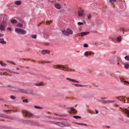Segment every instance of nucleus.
I'll use <instances>...</instances> for the list:
<instances>
[{
    "instance_id": "33",
    "label": "nucleus",
    "mask_w": 129,
    "mask_h": 129,
    "mask_svg": "<svg viewBox=\"0 0 129 129\" xmlns=\"http://www.w3.org/2000/svg\"><path fill=\"white\" fill-rule=\"evenodd\" d=\"M107 101V103H113L114 102V101Z\"/></svg>"
},
{
    "instance_id": "32",
    "label": "nucleus",
    "mask_w": 129,
    "mask_h": 129,
    "mask_svg": "<svg viewBox=\"0 0 129 129\" xmlns=\"http://www.w3.org/2000/svg\"><path fill=\"white\" fill-rule=\"evenodd\" d=\"M88 46V45L87 44H84L83 45L84 47H87Z\"/></svg>"
},
{
    "instance_id": "54",
    "label": "nucleus",
    "mask_w": 129,
    "mask_h": 129,
    "mask_svg": "<svg viewBox=\"0 0 129 129\" xmlns=\"http://www.w3.org/2000/svg\"><path fill=\"white\" fill-rule=\"evenodd\" d=\"M67 125L68 126H70V125L69 124H67Z\"/></svg>"
},
{
    "instance_id": "49",
    "label": "nucleus",
    "mask_w": 129,
    "mask_h": 129,
    "mask_svg": "<svg viewBox=\"0 0 129 129\" xmlns=\"http://www.w3.org/2000/svg\"><path fill=\"white\" fill-rule=\"evenodd\" d=\"M77 35H78L77 34L75 36H74V37H77L78 36Z\"/></svg>"
},
{
    "instance_id": "21",
    "label": "nucleus",
    "mask_w": 129,
    "mask_h": 129,
    "mask_svg": "<svg viewBox=\"0 0 129 129\" xmlns=\"http://www.w3.org/2000/svg\"><path fill=\"white\" fill-rule=\"evenodd\" d=\"M121 37V36L118 37L117 39V40L118 41H119L122 40Z\"/></svg>"
},
{
    "instance_id": "11",
    "label": "nucleus",
    "mask_w": 129,
    "mask_h": 129,
    "mask_svg": "<svg viewBox=\"0 0 129 129\" xmlns=\"http://www.w3.org/2000/svg\"><path fill=\"white\" fill-rule=\"evenodd\" d=\"M25 116L30 117L31 116H32V114L29 112H26L25 113Z\"/></svg>"
},
{
    "instance_id": "37",
    "label": "nucleus",
    "mask_w": 129,
    "mask_h": 129,
    "mask_svg": "<svg viewBox=\"0 0 129 129\" xmlns=\"http://www.w3.org/2000/svg\"><path fill=\"white\" fill-rule=\"evenodd\" d=\"M84 55H85V56H87L88 55V52L87 51H86L85 52V53H84Z\"/></svg>"
},
{
    "instance_id": "30",
    "label": "nucleus",
    "mask_w": 129,
    "mask_h": 129,
    "mask_svg": "<svg viewBox=\"0 0 129 129\" xmlns=\"http://www.w3.org/2000/svg\"><path fill=\"white\" fill-rule=\"evenodd\" d=\"M0 64L1 65L3 66H6V64L5 63H3L1 62H0Z\"/></svg>"
},
{
    "instance_id": "26",
    "label": "nucleus",
    "mask_w": 129,
    "mask_h": 129,
    "mask_svg": "<svg viewBox=\"0 0 129 129\" xmlns=\"http://www.w3.org/2000/svg\"><path fill=\"white\" fill-rule=\"evenodd\" d=\"M21 3V2L20 1H18L16 2L15 4L17 5H20Z\"/></svg>"
},
{
    "instance_id": "9",
    "label": "nucleus",
    "mask_w": 129,
    "mask_h": 129,
    "mask_svg": "<svg viewBox=\"0 0 129 129\" xmlns=\"http://www.w3.org/2000/svg\"><path fill=\"white\" fill-rule=\"evenodd\" d=\"M5 30V25H0V30L3 31Z\"/></svg>"
},
{
    "instance_id": "42",
    "label": "nucleus",
    "mask_w": 129,
    "mask_h": 129,
    "mask_svg": "<svg viewBox=\"0 0 129 129\" xmlns=\"http://www.w3.org/2000/svg\"><path fill=\"white\" fill-rule=\"evenodd\" d=\"M7 29L8 30H10L11 29V28L10 27H8L7 28Z\"/></svg>"
},
{
    "instance_id": "52",
    "label": "nucleus",
    "mask_w": 129,
    "mask_h": 129,
    "mask_svg": "<svg viewBox=\"0 0 129 129\" xmlns=\"http://www.w3.org/2000/svg\"><path fill=\"white\" fill-rule=\"evenodd\" d=\"M105 127L108 128H109L110 127L109 126H105Z\"/></svg>"
},
{
    "instance_id": "19",
    "label": "nucleus",
    "mask_w": 129,
    "mask_h": 129,
    "mask_svg": "<svg viewBox=\"0 0 129 129\" xmlns=\"http://www.w3.org/2000/svg\"><path fill=\"white\" fill-rule=\"evenodd\" d=\"M116 0H109V2L110 4H112L116 2Z\"/></svg>"
},
{
    "instance_id": "28",
    "label": "nucleus",
    "mask_w": 129,
    "mask_h": 129,
    "mask_svg": "<svg viewBox=\"0 0 129 129\" xmlns=\"http://www.w3.org/2000/svg\"><path fill=\"white\" fill-rule=\"evenodd\" d=\"M36 35H33L31 36L32 38L34 39H35L36 38Z\"/></svg>"
},
{
    "instance_id": "25",
    "label": "nucleus",
    "mask_w": 129,
    "mask_h": 129,
    "mask_svg": "<svg viewBox=\"0 0 129 129\" xmlns=\"http://www.w3.org/2000/svg\"><path fill=\"white\" fill-rule=\"evenodd\" d=\"M3 111L4 112H10L11 111V110H5L4 109L3 110Z\"/></svg>"
},
{
    "instance_id": "6",
    "label": "nucleus",
    "mask_w": 129,
    "mask_h": 129,
    "mask_svg": "<svg viewBox=\"0 0 129 129\" xmlns=\"http://www.w3.org/2000/svg\"><path fill=\"white\" fill-rule=\"evenodd\" d=\"M54 5L55 7L57 9H59L61 8V5L58 3L54 4Z\"/></svg>"
},
{
    "instance_id": "36",
    "label": "nucleus",
    "mask_w": 129,
    "mask_h": 129,
    "mask_svg": "<svg viewBox=\"0 0 129 129\" xmlns=\"http://www.w3.org/2000/svg\"><path fill=\"white\" fill-rule=\"evenodd\" d=\"M77 24L78 25H81L83 24V23L82 22H78Z\"/></svg>"
},
{
    "instance_id": "44",
    "label": "nucleus",
    "mask_w": 129,
    "mask_h": 129,
    "mask_svg": "<svg viewBox=\"0 0 129 129\" xmlns=\"http://www.w3.org/2000/svg\"><path fill=\"white\" fill-rule=\"evenodd\" d=\"M44 62H47V63H51V61H44Z\"/></svg>"
},
{
    "instance_id": "5",
    "label": "nucleus",
    "mask_w": 129,
    "mask_h": 129,
    "mask_svg": "<svg viewBox=\"0 0 129 129\" xmlns=\"http://www.w3.org/2000/svg\"><path fill=\"white\" fill-rule=\"evenodd\" d=\"M84 14V11L82 10H79L78 12V15L79 16H82Z\"/></svg>"
},
{
    "instance_id": "40",
    "label": "nucleus",
    "mask_w": 129,
    "mask_h": 129,
    "mask_svg": "<svg viewBox=\"0 0 129 129\" xmlns=\"http://www.w3.org/2000/svg\"><path fill=\"white\" fill-rule=\"evenodd\" d=\"M125 112L127 114H128V115H129V111L127 110H125Z\"/></svg>"
},
{
    "instance_id": "51",
    "label": "nucleus",
    "mask_w": 129,
    "mask_h": 129,
    "mask_svg": "<svg viewBox=\"0 0 129 129\" xmlns=\"http://www.w3.org/2000/svg\"><path fill=\"white\" fill-rule=\"evenodd\" d=\"M0 117H3L2 116V114H0Z\"/></svg>"
},
{
    "instance_id": "15",
    "label": "nucleus",
    "mask_w": 129,
    "mask_h": 129,
    "mask_svg": "<svg viewBox=\"0 0 129 129\" xmlns=\"http://www.w3.org/2000/svg\"><path fill=\"white\" fill-rule=\"evenodd\" d=\"M44 84V83L42 82H41L40 83H37L36 84V85L37 86H39L42 85H43Z\"/></svg>"
},
{
    "instance_id": "61",
    "label": "nucleus",
    "mask_w": 129,
    "mask_h": 129,
    "mask_svg": "<svg viewBox=\"0 0 129 129\" xmlns=\"http://www.w3.org/2000/svg\"><path fill=\"white\" fill-rule=\"evenodd\" d=\"M49 80V79H47V80Z\"/></svg>"
},
{
    "instance_id": "10",
    "label": "nucleus",
    "mask_w": 129,
    "mask_h": 129,
    "mask_svg": "<svg viewBox=\"0 0 129 129\" xmlns=\"http://www.w3.org/2000/svg\"><path fill=\"white\" fill-rule=\"evenodd\" d=\"M8 89L10 90H12V89L15 88V87L10 85H8L7 87Z\"/></svg>"
},
{
    "instance_id": "31",
    "label": "nucleus",
    "mask_w": 129,
    "mask_h": 129,
    "mask_svg": "<svg viewBox=\"0 0 129 129\" xmlns=\"http://www.w3.org/2000/svg\"><path fill=\"white\" fill-rule=\"evenodd\" d=\"M22 101L23 102L26 103H27L28 102V100L27 99L23 100H22Z\"/></svg>"
},
{
    "instance_id": "27",
    "label": "nucleus",
    "mask_w": 129,
    "mask_h": 129,
    "mask_svg": "<svg viewBox=\"0 0 129 129\" xmlns=\"http://www.w3.org/2000/svg\"><path fill=\"white\" fill-rule=\"evenodd\" d=\"M55 67L56 68H61V69L62 68V67L60 66V65H56V66Z\"/></svg>"
},
{
    "instance_id": "17",
    "label": "nucleus",
    "mask_w": 129,
    "mask_h": 129,
    "mask_svg": "<svg viewBox=\"0 0 129 129\" xmlns=\"http://www.w3.org/2000/svg\"><path fill=\"white\" fill-rule=\"evenodd\" d=\"M100 102L102 103L105 104L107 103V101H104L103 100H101L100 101Z\"/></svg>"
},
{
    "instance_id": "62",
    "label": "nucleus",
    "mask_w": 129,
    "mask_h": 129,
    "mask_svg": "<svg viewBox=\"0 0 129 129\" xmlns=\"http://www.w3.org/2000/svg\"><path fill=\"white\" fill-rule=\"evenodd\" d=\"M49 80V79H47V80Z\"/></svg>"
},
{
    "instance_id": "12",
    "label": "nucleus",
    "mask_w": 129,
    "mask_h": 129,
    "mask_svg": "<svg viewBox=\"0 0 129 129\" xmlns=\"http://www.w3.org/2000/svg\"><path fill=\"white\" fill-rule=\"evenodd\" d=\"M66 79L68 80L71 81H73L75 82H77V83H79V82L78 81H77L75 80L71 79L70 78H66Z\"/></svg>"
},
{
    "instance_id": "57",
    "label": "nucleus",
    "mask_w": 129,
    "mask_h": 129,
    "mask_svg": "<svg viewBox=\"0 0 129 129\" xmlns=\"http://www.w3.org/2000/svg\"><path fill=\"white\" fill-rule=\"evenodd\" d=\"M2 75V73H0V75Z\"/></svg>"
},
{
    "instance_id": "58",
    "label": "nucleus",
    "mask_w": 129,
    "mask_h": 129,
    "mask_svg": "<svg viewBox=\"0 0 129 129\" xmlns=\"http://www.w3.org/2000/svg\"><path fill=\"white\" fill-rule=\"evenodd\" d=\"M5 23H5L6 24V25H7V23H6V21H5Z\"/></svg>"
},
{
    "instance_id": "59",
    "label": "nucleus",
    "mask_w": 129,
    "mask_h": 129,
    "mask_svg": "<svg viewBox=\"0 0 129 129\" xmlns=\"http://www.w3.org/2000/svg\"><path fill=\"white\" fill-rule=\"evenodd\" d=\"M4 16H6V17L7 16L6 15H4Z\"/></svg>"
},
{
    "instance_id": "34",
    "label": "nucleus",
    "mask_w": 129,
    "mask_h": 129,
    "mask_svg": "<svg viewBox=\"0 0 129 129\" xmlns=\"http://www.w3.org/2000/svg\"><path fill=\"white\" fill-rule=\"evenodd\" d=\"M10 98L12 100H13L15 98V97L13 96H11Z\"/></svg>"
},
{
    "instance_id": "18",
    "label": "nucleus",
    "mask_w": 129,
    "mask_h": 129,
    "mask_svg": "<svg viewBox=\"0 0 129 129\" xmlns=\"http://www.w3.org/2000/svg\"><path fill=\"white\" fill-rule=\"evenodd\" d=\"M23 25L22 23H19L17 25V27H21L23 26Z\"/></svg>"
},
{
    "instance_id": "4",
    "label": "nucleus",
    "mask_w": 129,
    "mask_h": 129,
    "mask_svg": "<svg viewBox=\"0 0 129 129\" xmlns=\"http://www.w3.org/2000/svg\"><path fill=\"white\" fill-rule=\"evenodd\" d=\"M26 122L27 124L33 126H35L37 124V123L36 122H33L31 120L27 121Z\"/></svg>"
},
{
    "instance_id": "24",
    "label": "nucleus",
    "mask_w": 129,
    "mask_h": 129,
    "mask_svg": "<svg viewBox=\"0 0 129 129\" xmlns=\"http://www.w3.org/2000/svg\"><path fill=\"white\" fill-rule=\"evenodd\" d=\"M73 117L76 119L77 118H81V117L79 116H73Z\"/></svg>"
},
{
    "instance_id": "50",
    "label": "nucleus",
    "mask_w": 129,
    "mask_h": 129,
    "mask_svg": "<svg viewBox=\"0 0 129 129\" xmlns=\"http://www.w3.org/2000/svg\"><path fill=\"white\" fill-rule=\"evenodd\" d=\"M116 99H118V100H120V98H118V97H117L116 98Z\"/></svg>"
},
{
    "instance_id": "63",
    "label": "nucleus",
    "mask_w": 129,
    "mask_h": 129,
    "mask_svg": "<svg viewBox=\"0 0 129 129\" xmlns=\"http://www.w3.org/2000/svg\"><path fill=\"white\" fill-rule=\"evenodd\" d=\"M49 80V79H47V80Z\"/></svg>"
},
{
    "instance_id": "41",
    "label": "nucleus",
    "mask_w": 129,
    "mask_h": 129,
    "mask_svg": "<svg viewBox=\"0 0 129 129\" xmlns=\"http://www.w3.org/2000/svg\"><path fill=\"white\" fill-rule=\"evenodd\" d=\"M56 116H58L60 117H62L63 116L62 114L59 115L57 114H56Z\"/></svg>"
},
{
    "instance_id": "1",
    "label": "nucleus",
    "mask_w": 129,
    "mask_h": 129,
    "mask_svg": "<svg viewBox=\"0 0 129 129\" xmlns=\"http://www.w3.org/2000/svg\"><path fill=\"white\" fill-rule=\"evenodd\" d=\"M62 32L64 35L68 36H69V35H72L73 33V31L69 28L67 29L66 31L62 30Z\"/></svg>"
},
{
    "instance_id": "46",
    "label": "nucleus",
    "mask_w": 129,
    "mask_h": 129,
    "mask_svg": "<svg viewBox=\"0 0 129 129\" xmlns=\"http://www.w3.org/2000/svg\"><path fill=\"white\" fill-rule=\"evenodd\" d=\"M124 82L126 83H128V82L127 81H124Z\"/></svg>"
},
{
    "instance_id": "53",
    "label": "nucleus",
    "mask_w": 129,
    "mask_h": 129,
    "mask_svg": "<svg viewBox=\"0 0 129 129\" xmlns=\"http://www.w3.org/2000/svg\"><path fill=\"white\" fill-rule=\"evenodd\" d=\"M16 69L17 70H19L20 69L19 68H16Z\"/></svg>"
},
{
    "instance_id": "56",
    "label": "nucleus",
    "mask_w": 129,
    "mask_h": 129,
    "mask_svg": "<svg viewBox=\"0 0 129 129\" xmlns=\"http://www.w3.org/2000/svg\"><path fill=\"white\" fill-rule=\"evenodd\" d=\"M2 100V101H3V100L2 99L0 98V101Z\"/></svg>"
},
{
    "instance_id": "2",
    "label": "nucleus",
    "mask_w": 129,
    "mask_h": 129,
    "mask_svg": "<svg viewBox=\"0 0 129 129\" xmlns=\"http://www.w3.org/2000/svg\"><path fill=\"white\" fill-rule=\"evenodd\" d=\"M15 31L18 33L22 34H25L26 33L25 30L22 29L20 28H16L15 29Z\"/></svg>"
},
{
    "instance_id": "7",
    "label": "nucleus",
    "mask_w": 129,
    "mask_h": 129,
    "mask_svg": "<svg viewBox=\"0 0 129 129\" xmlns=\"http://www.w3.org/2000/svg\"><path fill=\"white\" fill-rule=\"evenodd\" d=\"M89 33V32L88 31L82 32L80 33V34L82 36H85L87 35Z\"/></svg>"
},
{
    "instance_id": "23",
    "label": "nucleus",
    "mask_w": 129,
    "mask_h": 129,
    "mask_svg": "<svg viewBox=\"0 0 129 129\" xmlns=\"http://www.w3.org/2000/svg\"><path fill=\"white\" fill-rule=\"evenodd\" d=\"M125 59L127 61L129 60V56H126L124 57Z\"/></svg>"
},
{
    "instance_id": "8",
    "label": "nucleus",
    "mask_w": 129,
    "mask_h": 129,
    "mask_svg": "<svg viewBox=\"0 0 129 129\" xmlns=\"http://www.w3.org/2000/svg\"><path fill=\"white\" fill-rule=\"evenodd\" d=\"M49 51H48L47 50H43L41 52V53L43 54H45L46 53H49Z\"/></svg>"
},
{
    "instance_id": "14",
    "label": "nucleus",
    "mask_w": 129,
    "mask_h": 129,
    "mask_svg": "<svg viewBox=\"0 0 129 129\" xmlns=\"http://www.w3.org/2000/svg\"><path fill=\"white\" fill-rule=\"evenodd\" d=\"M11 22L13 23H17V21L15 19H12L11 20Z\"/></svg>"
},
{
    "instance_id": "48",
    "label": "nucleus",
    "mask_w": 129,
    "mask_h": 129,
    "mask_svg": "<svg viewBox=\"0 0 129 129\" xmlns=\"http://www.w3.org/2000/svg\"><path fill=\"white\" fill-rule=\"evenodd\" d=\"M95 113L96 114H97L98 113V111H96V110L95 111Z\"/></svg>"
},
{
    "instance_id": "38",
    "label": "nucleus",
    "mask_w": 129,
    "mask_h": 129,
    "mask_svg": "<svg viewBox=\"0 0 129 129\" xmlns=\"http://www.w3.org/2000/svg\"><path fill=\"white\" fill-rule=\"evenodd\" d=\"M91 15L90 14V15H89L87 17V18L88 19H90L91 18Z\"/></svg>"
},
{
    "instance_id": "39",
    "label": "nucleus",
    "mask_w": 129,
    "mask_h": 129,
    "mask_svg": "<svg viewBox=\"0 0 129 129\" xmlns=\"http://www.w3.org/2000/svg\"><path fill=\"white\" fill-rule=\"evenodd\" d=\"M11 72L12 73H13L14 74H19V73H18L17 72H14L13 71H12V72Z\"/></svg>"
},
{
    "instance_id": "20",
    "label": "nucleus",
    "mask_w": 129,
    "mask_h": 129,
    "mask_svg": "<svg viewBox=\"0 0 129 129\" xmlns=\"http://www.w3.org/2000/svg\"><path fill=\"white\" fill-rule=\"evenodd\" d=\"M78 125H86V124L83 123H80L78 122H76V123Z\"/></svg>"
},
{
    "instance_id": "22",
    "label": "nucleus",
    "mask_w": 129,
    "mask_h": 129,
    "mask_svg": "<svg viewBox=\"0 0 129 129\" xmlns=\"http://www.w3.org/2000/svg\"><path fill=\"white\" fill-rule=\"evenodd\" d=\"M0 43L2 44H5L7 43V42L4 40L0 41Z\"/></svg>"
},
{
    "instance_id": "43",
    "label": "nucleus",
    "mask_w": 129,
    "mask_h": 129,
    "mask_svg": "<svg viewBox=\"0 0 129 129\" xmlns=\"http://www.w3.org/2000/svg\"><path fill=\"white\" fill-rule=\"evenodd\" d=\"M9 62H10V63H11V64H13L15 65V63H14V62H11V61H9Z\"/></svg>"
},
{
    "instance_id": "16",
    "label": "nucleus",
    "mask_w": 129,
    "mask_h": 129,
    "mask_svg": "<svg viewBox=\"0 0 129 129\" xmlns=\"http://www.w3.org/2000/svg\"><path fill=\"white\" fill-rule=\"evenodd\" d=\"M124 68L126 69H128V67L129 66V64L128 63H125Z\"/></svg>"
},
{
    "instance_id": "47",
    "label": "nucleus",
    "mask_w": 129,
    "mask_h": 129,
    "mask_svg": "<svg viewBox=\"0 0 129 129\" xmlns=\"http://www.w3.org/2000/svg\"><path fill=\"white\" fill-rule=\"evenodd\" d=\"M4 36V35L3 34H0V37H3Z\"/></svg>"
},
{
    "instance_id": "64",
    "label": "nucleus",
    "mask_w": 129,
    "mask_h": 129,
    "mask_svg": "<svg viewBox=\"0 0 129 129\" xmlns=\"http://www.w3.org/2000/svg\"><path fill=\"white\" fill-rule=\"evenodd\" d=\"M3 22V23H4V22H2V23Z\"/></svg>"
},
{
    "instance_id": "45",
    "label": "nucleus",
    "mask_w": 129,
    "mask_h": 129,
    "mask_svg": "<svg viewBox=\"0 0 129 129\" xmlns=\"http://www.w3.org/2000/svg\"><path fill=\"white\" fill-rule=\"evenodd\" d=\"M3 40H4L3 39V38L0 39V41H3Z\"/></svg>"
},
{
    "instance_id": "29",
    "label": "nucleus",
    "mask_w": 129,
    "mask_h": 129,
    "mask_svg": "<svg viewBox=\"0 0 129 129\" xmlns=\"http://www.w3.org/2000/svg\"><path fill=\"white\" fill-rule=\"evenodd\" d=\"M34 107L36 109H40L41 108V107L39 106H34Z\"/></svg>"
},
{
    "instance_id": "3",
    "label": "nucleus",
    "mask_w": 129,
    "mask_h": 129,
    "mask_svg": "<svg viewBox=\"0 0 129 129\" xmlns=\"http://www.w3.org/2000/svg\"><path fill=\"white\" fill-rule=\"evenodd\" d=\"M49 122L51 123L56 124L60 126L63 127V123L61 122H59L53 121H50Z\"/></svg>"
},
{
    "instance_id": "35",
    "label": "nucleus",
    "mask_w": 129,
    "mask_h": 129,
    "mask_svg": "<svg viewBox=\"0 0 129 129\" xmlns=\"http://www.w3.org/2000/svg\"><path fill=\"white\" fill-rule=\"evenodd\" d=\"M70 109L72 111H75V109L73 107H70Z\"/></svg>"
},
{
    "instance_id": "60",
    "label": "nucleus",
    "mask_w": 129,
    "mask_h": 129,
    "mask_svg": "<svg viewBox=\"0 0 129 129\" xmlns=\"http://www.w3.org/2000/svg\"><path fill=\"white\" fill-rule=\"evenodd\" d=\"M57 0L58 1H60L61 0Z\"/></svg>"
},
{
    "instance_id": "55",
    "label": "nucleus",
    "mask_w": 129,
    "mask_h": 129,
    "mask_svg": "<svg viewBox=\"0 0 129 129\" xmlns=\"http://www.w3.org/2000/svg\"><path fill=\"white\" fill-rule=\"evenodd\" d=\"M66 68H67L66 67H62V68H63L64 69H66Z\"/></svg>"
},
{
    "instance_id": "13",
    "label": "nucleus",
    "mask_w": 129,
    "mask_h": 129,
    "mask_svg": "<svg viewBox=\"0 0 129 129\" xmlns=\"http://www.w3.org/2000/svg\"><path fill=\"white\" fill-rule=\"evenodd\" d=\"M74 85L76 87H84L85 86L84 85H82L81 84H75Z\"/></svg>"
}]
</instances>
